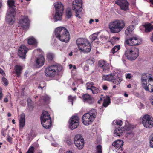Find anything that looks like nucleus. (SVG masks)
<instances>
[{
    "label": "nucleus",
    "instance_id": "7",
    "mask_svg": "<svg viewBox=\"0 0 153 153\" xmlns=\"http://www.w3.org/2000/svg\"><path fill=\"white\" fill-rule=\"evenodd\" d=\"M19 27L23 30H27L30 26V21L27 16H22L19 20Z\"/></svg>",
    "mask_w": 153,
    "mask_h": 153
},
{
    "label": "nucleus",
    "instance_id": "23",
    "mask_svg": "<svg viewBox=\"0 0 153 153\" xmlns=\"http://www.w3.org/2000/svg\"><path fill=\"white\" fill-rule=\"evenodd\" d=\"M15 13V11L14 10L10 11V13L8 14L6 16V20L7 22L9 23H11L14 19L15 16L14 14Z\"/></svg>",
    "mask_w": 153,
    "mask_h": 153
},
{
    "label": "nucleus",
    "instance_id": "49",
    "mask_svg": "<svg viewBox=\"0 0 153 153\" xmlns=\"http://www.w3.org/2000/svg\"><path fill=\"white\" fill-rule=\"evenodd\" d=\"M43 100L45 102H47L50 100V97L47 95L43 97Z\"/></svg>",
    "mask_w": 153,
    "mask_h": 153
},
{
    "label": "nucleus",
    "instance_id": "25",
    "mask_svg": "<svg viewBox=\"0 0 153 153\" xmlns=\"http://www.w3.org/2000/svg\"><path fill=\"white\" fill-rule=\"evenodd\" d=\"M28 44L29 45H33L34 48L37 46V42L36 39L33 37L28 39L27 40Z\"/></svg>",
    "mask_w": 153,
    "mask_h": 153
},
{
    "label": "nucleus",
    "instance_id": "6",
    "mask_svg": "<svg viewBox=\"0 0 153 153\" xmlns=\"http://www.w3.org/2000/svg\"><path fill=\"white\" fill-rule=\"evenodd\" d=\"M82 0H75V1L73 2L72 4L73 10L75 11L76 16L80 18V16L82 15Z\"/></svg>",
    "mask_w": 153,
    "mask_h": 153
},
{
    "label": "nucleus",
    "instance_id": "59",
    "mask_svg": "<svg viewBox=\"0 0 153 153\" xmlns=\"http://www.w3.org/2000/svg\"><path fill=\"white\" fill-rule=\"evenodd\" d=\"M3 96V94L2 93V89H0V100H1Z\"/></svg>",
    "mask_w": 153,
    "mask_h": 153
},
{
    "label": "nucleus",
    "instance_id": "32",
    "mask_svg": "<svg viewBox=\"0 0 153 153\" xmlns=\"http://www.w3.org/2000/svg\"><path fill=\"white\" fill-rule=\"evenodd\" d=\"M103 99V105L105 107H107L110 103V99L108 96L104 97Z\"/></svg>",
    "mask_w": 153,
    "mask_h": 153
},
{
    "label": "nucleus",
    "instance_id": "41",
    "mask_svg": "<svg viewBox=\"0 0 153 153\" xmlns=\"http://www.w3.org/2000/svg\"><path fill=\"white\" fill-rule=\"evenodd\" d=\"M150 75L149 74H144L142 75L141 79L147 80L148 79H149V77H151Z\"/></svg>",
    "mask_w": 153,
    "mask_h": 153
},
{
    "label": "nucleus",
    "instance_id": "10",
    "mask_svg": "<svg viewBox=\"0 0 153 153\" xmlns=\"http://www.w3.org/2000/svg\"><path fill=\"white\" fill-rule=\"evenodd\" d=\"M142 122L143 125L146 128H151L153 126V121L152 118L150 117L149 115H146L143 117Z\"/></svg>",
    "mask_w": 153,
    "mask_h": 153
},
{
    "label": "nucleus",
    "instance_id": "64",
    "mask_svg": "<svg viewBox=\"0 0 153 153\" xmlns=\"http://www.w3.org/2000/svg\"><path fill=\"white\" fill-rule=\"evenodd\" d=\"M8 101V100L7 98H5L4 99V102H7Z\"/></svg>",
    "mask_w": 153,
    "mask_h": 153
},
{
    "label": "nucleus",
    "instance_id": "11",
    "mask_svg": "<svg viewBox=\"0 0 153 153\" xmlns=\"http://www.w3.org/2000/svg\"><path fill=\"white\" fill-rule=\"evenodd\" d=\"M141 43V40L136 36H133L126 40L125 44L130 46L138 45Z\"/></svg>",
    "mask_w": 153,
    "mask_h": 153
},
{
    "label": "nucleus",
    "instance_id": "56",
    "mask_svg": "<svg viewBox=\"0 0 153 153\" xmlns=\"http://www.w3.org/2000/svg\"><path fill=\"white\" fill-rule=\"evenodd\" d=\"M149 100L151 104L153 105V95H152L149 97Z\"/></svg>",
    "mask_w": 153,
    "mask_h": 153
},
{
    "label": "nucleus",
    "instance_id": "5",
    "mask_svg": "<svg viewBox=\"0 0 153 153\" xmlns=\"http://www.w3.org/2000/svg\"><path fill=\"white\" fill-rule=\"evenodd\" d=\"M139 49L137 48L129 49L127 48L125 50L124 55L129 60H135L139 56Z\"/></svg>",
    "mask_w": 153,
    "mask_h": 153
},
{
    "label": "nucleus",
    "instance_id": "28",
    "mask_svg": "<svg viewBox=\"0 0 153 153\" xmlns=\"http://www.w3.org/2000/svg\"><path fill=\"white\" fill-rule=\"evenodd\" d=\"M143 26L145 27V31L146 33H149L153 30V26L150 23L145 24Z\"/></svg>",
    "mask_w": 153,
    "mask_h": 153
},
{
    "label": "nucleus",
    "instance_id": "37",
    "mask_svg": "<svg viewBox=\"0 0 153 153\" xmlns=\"http://www.w3.org/2000/svg\"><path fill=\"white\" fill-rule=\"evenodd\" d=\"M66 17L68 19H70L72 16L71 10L70 8H68L66 10Z\"/></svg>",
    "mask_w": 153,
    "mask_h": 153
},
{
    "label": "nucleus",
    "instance_id": "43",
    "mask_svg": "<svg viewBox=\"0 0 153 153\" xmlns=\"http://www.w3.org/2000/svg\"><path fill=\"white\" fill-rule=\"evenodd\" d=\"M119 39V38L117 37H113L111 39V43L113 45L114 44L115 42H116Z\"/></svg>",
    "mask_w": 153,
    "mask_h": 153
},
{
    "label": "nucleus",
    "instance_id": "2",
    "mask_svg": "<svg viewBox=\"0 0 153 153\" xmlns=\"http://www.w3.org/2000/svg\"><path fill=\"white\" fill-rule=\"evenodd\" d=\"M76 43L79 49L81 51L87 53L90 51L91 48V44L86 39H78L76 41Z\"/></svg>",
    "mask_w": 153,
    "mask_h": 153
},
{
    "label": "nucleus",
    "instance_id": "57",
    "mask_svg": "<svg viewBox=\"0 0 153 153\" xmlns=\"http://www.w3.org/2000/svg\"><path fill=\"white\" fill-rule=\"evenodd\" d=\"M62 67L60 64H58V72L59 71H61L62 70Z\"/></svg>",
    "mask_w": 153,
    "mask_h": 153
},
{
    "label": "nucleus",
    "instance_id": "42",
    "mask_svg": "<svg viewBox=\"0 0 153 153\" xmlns=\"http://www.w3.org/2000/svg\"><path fill=\"white\" fill-rule=\"evenodd\" d=\"M68 102H70L71 103L72 105H73V102L76 100V97H72L71 95H69L68 97Z\"/></svg>",
    "mask_w": 153,
    "mask_h": 153
},
{
    "label": "nucleus",
    "instance_id": "36",
    "mask_svg": "<svg viewBox=\"0 0 153 153\" xmlns=\"http://www.w3.org/2000/svg\"><path fill=\"white\" fill-rule=\"evenodd\" d=\"M86 113L88 114L91 117H93L94 119L96 116L97 112L95 109H92L89 111L88 112Z\"/></svg>",
    "mask_w": 153,
    "mask_h": 153
},
{
    "label": "nucleus",
    "instance_id": "14",
    "mask_svg": "<svg viewBox=\"0 0 153 153\" xmlns=\"http://www.w3.org/2000/svg\"><path fill=\"white\" fill-rule=\"evenodd\" d=\"M98 65L100 69L104 73H107L109 71L110 66L109 64L106 61L101 60L98 62Z\"/></svg>",
    "mask_w": 153,
    "mask_h": 153
},
{
    "label": "nucleus",
    "instance_id": "60",
    "mask_svg": "<svg viewBox=\"0 0 153 153\" xmlns=\"http://www.w3.org/2000/svg\"><path fill=\"white\" fill-rule=\"evenodd\" d=\"M44 85L43 87H42L41 86V84H39L38 86V88L39 89L41 88L42 90L43 88L45 86V83H44Z\"/></svg>",
    "mask_w": 153,
    "mask_h": 153
},
{
    "label": "nucleus",
    "instance_id": "17",
    "mask_svg": "<svg viewBox=\"0 0 153 153\" xmlns=\"http://www.w3.org/2000/svg\"><path fill=\"white\" fill-rule=\"evenodd\" d=\"M115 3L119 5L121 9L124 11L129 9V4L126 0H117Z\"/></svg>",
    "mask_w": 153,
    "mask_h": 153
},
{
    "label": "nucleus",
    "instance_id": "12",
    "mask_svg": "<svg viewBox=\"0 0 153 153\" xmlns=\"http://www.w3.org/2000/svg\"><path fill=\"white\" fill-rule=\"evenodd\" d=\"M79 117L76 116H72L69 121V127L71 130H73L77 128L79 125Z\"/></svg>",
    "mask_w": 153,
    "mask_h": 153
},
{
    "label": "nucleus",
    "instance_id": "48",
    "mask_svg": "<svg viewBox=\"0 0 153 153\" xmlns=\"http://www.w3.org/2000/svg\"><path fill=\"white\" fill-rule=\"evenodd\" d=\"M86 61L87 63L90 65L93 64L94 63L93 61L91 59H88Z\"/></svg>",
    "mask_w": 153,
    "mask_h": 153
},
{
    "label": "nucleus",
    "instance_id": "62",
    "mask_svg": "<svg viewBox=\"0 0 153 153\" xmlns=\"http://www.w3.org/2000/svg\"><path fill=\"white\" fill-rule=\"evenodd\" d=\"M102 88L104 90H108V87L107 86L105 85H103Z\"/></svg>",
    "mask_w": 153,
    "mask_h": 153
},
{
    "label": "nucleus",
    "instance_id": "44",
    "mask_svg": "<svg viewBox=\"0 0 153 153\" xmlns=\"http://www.w3.org/2000/svg\"><path fill=\"white\" fill-rule=\"evenodd\" d=\"M47 59L50 61L52 60L54 57V55L52 53H48L47 56Z\"/></svg>",
    "mask_w": 153,
    "mask_h": 153
},
{
    "label": "nucleus",
    "instance_id": "39",
    "mask_svg": "<svg viewBox=\"0 0 153 153\" xmlns=\"http://www.w3.org/2000/svg\"><path fill=\"white\" fill-rule=\"evenodd\" d=\"M94 86V84L92 82H89L86 84V88L87 90H91Z\"/></svg>",
    "mask_w": 153,
    "mask_h": 153
},
{
    "label": "nucleus",
    "instance_id": "19",
    "mask_svg": "<svg viewBox=\"0 0 153 153\" xmlns=\"http://www.w3.org/2000/svg\"><path fill=\"white\" fill-rule=\"evenodd\" d=\"M82 98L84 102L88 103L90 104H92L94 102V99L88 94H83L82 96Z\"/></svg>",
    "mask_w": 153,
    "mask_h": 153
},
{
    "label": "nucleus",
    "instance_id": "21",
    "mask_svg": "<svg viewBox=\"0 0 153 153\" xmlns=\"http://www.w3.org/2000/svg\"><path fill=\"white\" fill-rule=\"evenodd\" d=\"M19 127L20 129H22L25 125V114L22 113L20 116L19 119Z\"/></svg>",
    "mask_w": 153,
    "mask_h": 153
},
{
    "label": "nucleus",
    "instance_id": "3",
    "mask_svg": "<svg viewBox=\"0 0 153 153\" xmlns=\"http://www.w3.org/2000/svg\"><path fill=\"white\" fill-rule=\"evenodd\" d=\"M58 38L61 41L65 43L69 42L70 35L66 28L62 27H58Z\"/></svg>",
    "mask_w": 153,
    "mask_h": 153
},
{
    "label": "nucleus",
    "instance_id": "61",
    "mask_svg": "<svg viewBox=\"0 0 153 153\" xmlns=\"http://www.w3.org/2000/svg\"><path fill=\"white\" fill-rule=\"evenodd\" d=\"M54 33L56 37L57 38V27L55 28Z\"/></svg>",
    "mask_w": 153,
    "mask_h": 153
},
{
    "label": "nucleus",
    "instance_id": "33",
    "mask_svg": "<svg viewBox=\"0 0 153 153\" xmlns=\"http://www.w3.org/2000/svg\"><path fill=\"white\" fill-rule=\"evenodd\" d=\"M122 80V79L121 77L119 76H118L116 75L114 79L113 83L118 85L120 84V82Z\"/></svg>",
    "mask_w": 153,
    "mask_h": 153
},
{
    "label": "nucleus",
    "instance_id": "46",
    "mask_svg": "<svg viewBox=\"0 0 153 153\" xmlns=\"http://www.w3.org/2000/svg\"><path fill=\"white\" fill-rule=\"evenodd\" d=\"M34 148L33 146L30 147L27 151L26 153H34Z\"/></svg>",
    "mask_w": 153,
    "mask_h": 153
},
{
    "label": "nucleus",
    "instance_id": "45",
    "mask_svg": "<svg viewBox=\"0 0 153 153\" xmlns=\"http://www.w3.org/2000/svg\"><path fill=\"white\" fill-rule=\"evenodd\" d=\"M102 147L100 145H99L97 146V151L96 153H102Z\"/></svg>",
    "mask_w": 153,
    "mask_h": 153
},
{
    "label": "nucleus",
    "instance_id": "8",
    "mask_svg": "<svg viewBox=\"0 0 153 153\" xmlns=\"http://www.w3.org/2000/svg\"><path fill=\"white\" fill-rule=\"evenodd\" d=\"M141 82L142 86L144 89L146 91H148L151 93L153 92V78L149 77L148 80L149 84L147 86V80L141 79Z\"/></svg>",
    "mask_w": 153,
    "mask_h": 153
},
{
    "label": "nucleus",
    "instance_id": "53",
    "mask_svg": "<svg viewBox=\"0 0 153 153\" xmlns=\"http://www.w3.org/2000/svg\"><path fill=\"white\" fill-rule=\"evenodd\" d=\"M12 138L11 137H10L9 136H7V141L9 142V143H12Z\"/></svg>",
    "mask_w": 153,
    "mask_h": 153
},
{
    "label": "nucleus",
    "instance_id": "58",
    "mask_svg": "<svg viewBox=\"0 0 153 153\" xmlns=\"http://www.w3.org/2000/svg\"><path fill=\"white\" fill-rule=\"evenodd\" d=\"M151 139L150 141V145L153 144V133L152 134L151 136Z\"/></svg>",
    "mask_w": 153,
    "mask_h": 153
},
{
    "label": "nucleus",
    "instance_id": "22",
    "mask_svg": "<svg viewBox=\"0 0 153 153\" xmlns=\"http://www.w3.org/2000/svg\"><path fill=\"white\" fill-rule=\"evenodd\" d=\"M116 75L114 73H111L109 74L104 75L102 76V79L105 80L111 81L113 82Z\"/></svg>",
    "mask_w": 153,
    "mask_h": 153
},
{
    "label": "nucleus",
    "instance_id": "30",
    "mask_svg": "<svg viewBox=\"0 0 153 153\" xmlns=\"http://www.w3.org/2000/svg\"><path fill=\"white\" fill-rule=\"evenodd\" d=\"M27 102L28 110L30 111H32L33 109L34 106L31 99L28 98L27 99Z\"/></svg>",
    "mask_w": 153,
    "mask_h": 153
},
{
    "label": "nucleus",
    "instance_id": "18",
    "mask_svg": "<svg viewBox=\"0 0 153 153\" xmlns=\"http://www.w3.org/2000/svg\"><path fill=\"white\" fill-rule=\"evenodd\" d=\"M64 10L63 4L60 2H58V20H61Z\"/></svg>",
    "mask_w": 153,
    "mask_h": 153
},
{
    "label": "nucleus",
    "instance_id": "13",
    "mask_svg": "<svg viewBox=\"0 0 153 153\" xmlns=\"http://www.w3.org/2000/svg\"><path fill=\"white\" fill-rule=\"evenodd\" d=\"M74 143L79 149H81L83 147L84 142V139L82 138L80 135H76L74 137Z\"/></svg>",
    "mask_w": 153,
    "mask_h": 153
},
{
    "label": "nucleus",
    "instance_id": "50",
    "mask_svg": "<svg viewBox=\"0 0 153 153\" xmlns=\"http://www.w3.org/2000/svg\"><path fill=\"white\" fill-rule=\"evenodd\" d=\"M115 123L117 125H118V126H121L123 124L122 121L121 120H116Z\"/></svg>",
    "mask_w": 153,
    "mask_h": 153
},
{
    "label": "nucleus",
    "instance_id": "20",
    "mask_svg": "<svg viewBox=\"0 0 153 153\" xmlns=\"http://www.w3.org/2000/svg\"><path fill=\"white\" fill-rule=\"evenodd\" d=\"M45 59L44 56L40 55L37 58L36 61V65L38 68L42 66L44 64Z\"/></svg>",
    "mask_w": 153,
    "mask_h": 153
},
{
    "label": "nucleus",
    "instance_id": "35",
    "mask_svg": "<svg viewBox=\"0 0 153 153\" xmlns=\"http://www.w3.org/2000/svg\"><path fill=\"white\" fill-rule=\"evenodd\" d=\"M54 6L55 9L56 13L53 16V19L54 20V22H56L57 21V2H55L54 4Z\"/></svg>",
    "mask_w": 153,
    "mask_h": 153
},
{
    "label": "nucleus",
    "instance_id": "52",
    "mask_svg": "<svg viewBox=\"0 0 153 153\" xmlns=\"http://www.w3.org/2000/svg\"><path fill=\"white\" fill-rule=\"evenodd\" d=\"M66 142L68 145H70L73 143V141L70 139H68L66 141Z\"/></svg>",
    "mask_w": 153,
    "mask_h": 153
},
{
    "label": "nucleus",
    "instance_id": "1",
    "mask_svg": "<svg viewBox=\"0 0 153 153\" xmlns=\"http://www.w3.org/2000/svg\"><path fill=\"white\" fill-rule=\"evenodd\" d=\"M125 25L124 21L117 19L110 22L109 24V27L111 33H117L124 27Z\"/></svg>",
    "mask_w": 153,
    "mask_h": 153
},
{
    "label": "nucleus",
    "instance_id": "40",
    "mask_svg": "<svg viewBox=\"0 0 153 153\" xmlns=\"http://www.w3.org/2000/svg\"><path fill=\"white\" fill-rule=\"evenodd\" d=\"M91 90L92 91V93L94 94H97L100 92V91L99 89L94 86L91 89Z\"/></svg>",
    "mask_w": 153,
    "mask_h": 153
},
{
    "label": "nucleus",
    "instance_id": "31",
    "mask_svg": "<svg viewBox=\"0 0 153 153\" xmlns=\"http://www.w3.org/2000/svg\"><path fill=\"white\" fill-rule=\"evenodd\" d=\"M97 33H95L91 35L89 37L91 41L93 42L94 41L97 40L96 42H97V44H99L100 43V42L99 41H97L98 40H99V39L97 38Z\"/></svg>",
    "mask_w": 153,
    "mask_h": 153
},
{
    "label": "nucleus",
    "instance_id": "26",
    "mask_svg": "<svg viewBox=\"0 0 153 153\" xmlns=\"http://www.w3.org/2000/svg\"><path fill=\"white\" fill-rule=\"evenodd\" d=\"M14 69L17 77H19L21 75L22 71L23 70L22 67L20 65H16Z\"/></svg>",
    "mask_w": 153,
    "mask_h": 153
},
{
    "label": "nucleus",
    "instance_id": "16",
    "mask_svg": "<svg viewBox=\"0 0 153 153\" xmlns=\"http://www.w3.org/2000/svg\"><path fill=\"white\" fill-rule=\"evenodd\" d=\"M94 120L93 117H91L88 114L85 113L82 117V122L85 125H88L91 124Z\"/></svg>",
    "mask_w": 153,
    "mask_h": 153
},
{
    "label": "nucleus",
    "instance_id": "24",
    "mask_svg": "<svg viewBox=\"0 0 153 153\" xmlns=\"http://www.w3.org/2000/svg\"><path fill=\"white\" fill-rule=\"evenodd\" d=\"M123 141L121 140H117L112 143V145L116 148H122L123 144Z\"/></svg>",
    "mask_w": 153,
    "mask_h": 153
},
{
    "label": "nucleus",
    "instance_id": "29",
    "mask_svg": "<svg viewBox=\"0 0 153 153\" xmlns=\"http://www.w3.org/2000/svg\"><path fill=\"white\" fill-rule=\"evenodd\" d=\"M15 1L14 0H8L7 1V4L9 7L10 11L14 10V8L15 7Z\"/></svg>",
    "mask_w": 153,
    "mask_h": 153
},
{
    "label": "nucleus",
    "instance_id": "34",
    "mask_svg": "<svg viewBox=\"0 0 153 153\" xmlns=\"http://www.w3.org/2000/svg\"><path fill=\"white\" fill-rule=\"evenodd\" d=\"M120 49V45H116L114 46L112 49L111 51L110 52V55H113L115 53L117 52Z\"/></svg>",
    "mask_w": 153,
    "mask_h": 153
},
{
    "label": "nucleus",
    "instance_id": "27",
    "mask_svg": "<svg viewBox=\"0 0 153 153\" xmlns=\"http://www.w3.org/2000/svg\"><path fill=\"white\" fill-rule=\"evenodd\" d=\"M124 129L121 128H118L114 130V134L115 136H120L122 135Z\"/></svg>",
    "mask_w": 153,
    "mask_h": 153
},
{
    "label": "nucleus",
    "instance_id": "54",
    "mask_svg": "<svg viewBox=\"0 0 153 153\" xmlns=\"http://www.w3.org/2000/svg\"><path fill=\"white\" fill-rule=\"evenodd\" d=\"M132 76L131 74L130 73H128L126 74V79H130L131 77Z\"/></svg>",
    "mask_w": 153,
    "mask_h": 153
},
{
    "label": "nucleus",
    "instance_id": "51",
    "mask_svg": "<svg viewBox=\"0 0 153 153\" xmlns=\"http://www.w3.org/2000/svg\"><path fill=\"white\" fill-rule=\"evenodd\" d=\"M7 131V130L2 129L1 130V135L4 137H5L6 135V132Z\"/></svg>",
    "mask_w": 153,
    "mask_h": 153
},
{
    "label": "nucleus",
    "instance_id": "55",
    "mask_svg": "<svg viewBox=\"0 0 153 153\" xmlns=\"http://www.w3.org/2000/svg\"><path fill=\"white\" fill-rule=\"evenodd\" d=\"M138 24L137 21V20H133L132 22V25L135 26L136 25Z\"/></svg>",
    "mask_w": 153,
    "mask_h": 153
},
{
    "label": "nucleus",
    "instance_id": "38",
    "mask_svg": "<svg viewBox=\"0 0 153 153\" xmlns=\"http://www.w3.org/2000/svg\"><path fill=\"white\" fill-rule=\"evenodd\" d=\"M134 26L132 25L128 27H127V29L125 30V34L126 35H128L129 33H131L132 31L134 30Z\"/></svg>",
    "mask_w": 153,
    "mask_h": 153
},
{
    "label": "nucleus",
    "instance_id": "4",
    "mask_svg": "<svg viewBox=\"0 0 153 153\" xmlns=\"http://www.w3.org/2000/svg\"><path fill=\"white\" fill-rule=\"evenodd\" d=\"M40 120L41 123L43 127L49 129L51 126V120L50 116L48 112L44 111L41 114Z\"/></svg>",
    "mask_w": 153,
    "mask_h": 153
},
{
    "label": "nucleus",
    "instance_id": "63",
    "mask_svg": "<svg viewBox=\"0 0 153 153\" xmlns=\"http://www.w3.org/2000/svg\"><path fill=\"white\" fill-rule=\"evenodd\" d=\"M4 73V72L3 70L1 68H0V73L1 74H2Z\"/></svg>",
    "mask_w": 153,
    "mask_h": 153
},
{
    "label": "nucleus",
    "instance_id": "9",
    "mask_svg": "<svg viewBox=\"0 0 153 153\" xmlns=\"http://www.w3.org/2000/svg\"><path fill=\"white\" fill-rule=\"evenodd\" d=\"M57 70V65H51L47 68L45 70V73L46 76L49 77H53L56 73V70Z\"/></svg>",
    "mask_w": 153,
    "mask_h": 153
},
{
    "label": "nucleus",
    "instance_id": "15",
    "mask_svg": "<svg viewBox=\"0 0 153 153\" xmlns=\"http://www.w3.org/2000/svg\"><path fill=\"white\" fill-rule=\"evenodd\" d=\"M28 50L29 49L27 47L24 45H22L19 48L18 55L22 59H25L26 54Z\"/></svg>",
    "mask_w": 153,
    "mask_h": 153
},
{
    "label": "nucleus",
    "instance_id": "47",
    "mask_svg": "<svg viewBox=\"0 0 153 153\" xmlns=\"http://www.w3.org/2000/svg\"><path fill=\"white\" fill-rule=\"evenodd\" d=\"M2 81L4 83L5 86H7L8 84V82L7 80L4 77L2 78Z\"/></svg>",
    "mask_w": 153,
    "mask_h": 153
}]
</instances>
